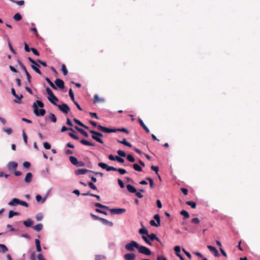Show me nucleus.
<instances>
[{
  "mask_svg": "<svg viewBox=\"0 0 260 260\" xmlns=\"http://www.w3.org/2000/svg\"><path fill=\"white\" fill-rule=\"evenodd\" d=\"M30 260H36V253L35 252H32L30 254Z\"/></svg>",
  "mask_w": 260,
  "mask_h": 260,
  "instance_id": "obj_64",
  "label": "nucleus"
},
{
  "mask_svg": "<svg viewBox=\"0 0 260 260\" xmlns=\"http://www.w3.org/2000/svg\"><path fill=\"white\" fill-rule=\"evenodd\" d=\"M139 232L140 234H142V235H147L148 234V230L146 229H145V228L140 229L139 231Z\"/></svg>",
  "mask_w": 260,
  "mask_h": 260,
  "instance_id": "obj_30",
  "label": "nucleus"
},
{
  "mask_svg": "<svg viewBox=\"0 0 260 260\" xmlns=\"http://www.w3.org/2000/svg\"><path fill=\"white\" fill-rule=\"evenodd\" d=\"M117 153L119 156L121 157H125L126 155L124 151L120 150L117 151Z\"/></svg>",
  "mask_w": 260,
  "mask_h": 260,
  "instance_id": "obj_43",
  "label": "nucleus"
},
{
  "mask_svg": "<svg viewBox=\"0 0 260 260\" xmlns=\"http://www.w3.org/2000/svg\"><path fill=\"white\" fill-rule=\"evenodd\" d=\"M180 214L183 216L184 219H187L189 217V215L188 213L184 210H182L180 212Z\"/></svg>",
  "mask_w": 260,
  "mask_h": 260,
  "instance_id": "obj_27",
  "label": "nucleus"
},
{
  "mask_svg": "<svg viewBox=\"0 0 260 260\" xmlns=\"http://www.w3.org/2000/svg\"><path fill=\"white\" fill-rule=\"evenodd\" d=\"M146 179L149 181L150 188H153L154 187L153 180L150 177H146Z\"/></svg>",
  "mask_w": 260,
  "mask_h": 260,
  "instance_id": "obj_41",
  "label": "nucleus"
},
{
  "mask_svg": "<svg viewBox=\"0 0 260 260\" xmlns=\"http://www.w3.org/2000/svg\"><path fill=\"white\" fill-rule=\"evenodd\" d=\"M143 240L148 244H149V245H152V243L151 242H150L149 241V240L148 239L147 237H146V236L143 235L142 237Z\"/></svg>",
  "mask_w": 260,
  "mask_h": 260,
  "instance_id": "obj_45",
  "label": "nucleus"
},
{
  "mask_svg": "<svg viewBox=\"0 0 260 260\" xmlns=\"http://www.w3.org/2000/svg\"><path fill=\"white\" fill-rule=\"evenodd\" d=\"M69 135L73 139H75V140H79V137L75 135V134H74L73 133H69Z\"/></svg>",
  "mask_w": 260,
  "mask_h": 260,
  "instance_id": "obj_51",
  "label": "nucleus"
},
{
  "mask_svg": "<svg viewBox=\"0 0 260 260\" xmlns=\"http://www.w3.org/2000/svg\"><path fill=\"white\" fill-rule=\"evenodd\" d=\"M46 92L48 94V100L53 105H56L55 102H57L58 99L54 95L52 90L47 87L46 88Z\"/></svg>",
  "mask_w": 260,
  "mask_h": 260,
  "instance_id": "obj_3",
  "label": "nucleus"
},
{
  "mask_svg": "<svg viewBox=\"0 0 260 260\" xmlns=\"http://www.w3.org/2000/svg\"><path fill=\"white\" fill-rule=\"evenodd\" d=\"M32 228L37 232H40L43 229V224L42 223H39L35 226H32Z\"/></svg>",
  "mask_w": 260,
  "mask_h": 260,
  "instance_id": "obj_22",
  "label": "nucleus"
},
{
  "mask_svg": "<svg viewBox=\"0 0 260 260\" xmlns=\"http://www.w3.org/2000/svg\"><path fill=\"white\" fill-rule=\"evenodd\" d=\"M150 224L151 225L154 226L155 227H158L160 225V224H158V222H156V223L154 220H151L150 221Z\"/></svg>",
  "mask_w": 260,
  "mask_h": 260,
  "instance_id": "obj_44",
  "label": "nucleus"
},
{
  "mask_svg": "<svg viewBox=\"0 0 260 260\" xmlns=\"http://www.w3.org/2000/svg\"><path fill=\"white\" fill-rule=\"evenodd\" d=\"M18 63L19 64L21 68L24 71L25 73H26V77H27V80L28 83L29 84H31V77L30 75L27 71L26 68L24 66V64L20 60H18Z\"/></svg>",
  "mask_w": 260,
  "mask_h": 260,
  "instance_id": "obj_7",
  "label": "nucleus"
},
{
  "mask_svg": "<svg viewBox=\"0 0 260 260\" xmlns=\"http://www.w3.org/2000/svg\"><path fill=\"white\" fill-rule=\"evenodd\" d=\"M153 218L156 220V222H158V224H160V219L158 214H155Z\"/></svg>",
  "mask_w": 260,
  "mask_h": 260,
  "instance_id": "obj_42",
  "label": "nucleus"
},
{
  "mask_svg": "<svg viewBox=\"0 0 260 260\" xmlns=\"http://www.w3.org/2000/svg\"><path fill=\"white\" fill-rule=\"evenodd\" d=\"M32 178V174L31 173H27L25 177L24 181L26 183H30Z\"/></svg>",
  "mask_w": 260,
  "mask_h": 260,
  "instance_id": "obj_18",
  "label": "nucleus"
},
{
  "mask_svg": "<svg viewBox=\"0 0 260 260\" xmlns=\"http://www.w3.org/2000/svg\"><path fill=\"white\" fill-rule=\"evenodd\" d=\"M207 248H208V249H209V250L211 252L214 253V255L215 256H219V254L218 253V250H217V249L215 247L211 246V245H208L207 246Z\"/></svg>",
  "mask_w": 260,
  "mask_h": 260,
  "instance_id": "obj_15",
  "label": "nucleus"
},
{
  "mask_svg": "<svg viewBox=\"0 0 260 260\" xmlns=\"http://www.w3.org/2000/svg\"><path fill=\"white\" fill-rule=\"evenodd\" d=\"M20 200L16 198L13 199L9 202L8 205L11 206H15L19 204Z\"/></svg>",
  "mask_w": 260,
  "mask_h": 260,
  "instance_id": "obj_16",
  "label": "nucleus"
},
{
  "mask_svg": "<svg viewBox=\"0 0 260 260\" xmlns=\"http://www.w3.org/2000/svg\"><path fill=\"white\" fill-rule=\"evenodd\" d=\"M33 221L30 219H28L23 222V224L26 227H30Z\"/></svg>",
  "mask_w": 260,
  "mask_h": 260,
  "instance_id": "obj_26",
  "label": "nucleus"
},
{
  "mask_svg": "<svg viewBox=\"0 0 260 260\" xmlns=\"http://www.w3.org/2000/svg\"><path fill=\"white\" fill-rule=\"evenodd\" d=\"M31 51L32 52V53L36 56H39L40 55V53L39 52L37 51V50L36 49H35V48H31Z\"/></svg>",
  "mask_w": 260,
  "mask_h": 260,
  "instance_id": "obj_48",
  "label": "nucleus"
},
{
  "mask_svg": "<svg viewBox=\"0 0 260 260\" xmlns=\"http://www.w3.org/2000/svg\"><path fill=\"white\" fill-rule=\"evenodd\" d=\"M118 171L121 174H122V175L124 174L126 172L125 170H124L123 169H121V168L117 169V171Z\"/></svg>",
  "mask_w": 260,
  "mask_h": 260,
  "instance_id": "obj_58",
  "label": "nucleus"
},
{
  "mask_svg": "<svg viewBox=\"0 0 260 260\" xmlns=\"http://www.w3.org/2000/svg\"><path fill=\"white\" fill-rule=\"evenodd\" d=\"M117 141L119 143H121V144H122L125 146H128V147H130V143H128V142H127L125 140V139H123L122 141H120V140H117Z\"/></svg>",
  "mask_w": 260,
  "mask_h": 260,
  "instance_id": "obj_33",
  "label": "nucleus"
},
{
  "mask_svg": "<svg viewBox=\"0 0 260 260\" xmlns=\"http://www.w3.org/2000/svg\"><path fill=\"white\" fill-rule=\"evenodd\" d=\"M131 192L132 193H136V196L139 198H142L143 197V195L139 192H137V189L134 186H133L132 185H131Z\"/></svg>",
  "mask_w": 260,
  "mask_h": 260,
  "instance_id": "obj_19",
  "label": "nucleus"
},
{
  "mask_svg": "<svg viewBox=\"0 0 260 260\" xmlns=\"http://www.w3.org/2000/svg\"><path fill=\"white\" fill-rule=\"evenodd\" d=\"M147 237H148L149 239L151 241H153L154 240L158 241L161 245H162V243L161 241H160L159 239L156 237V235L155 234L152 233L150 235H147Z\"/></svg>",
  "mask_w": 260,
  "mask_h": 260,
  "instance_id": "obj_14",
  "label": "nucleus"
},
{
  "mask_svg": "<svg viewBox=\"0 0 260 260\" xmlns=\"http://www.w3.org/2000/svg\"><path fill=\"white\" fill-rule=\"evenodd\" d=\"M98 166L102 168V169H106V168L107 167V165L105 163H103V162H99L98 164Z\"/></svg>",
  "mask_w": 260,
  "mask_h": 260,
  "instance_id": "obj_47",
  "label": "nucleus"
},
{
  "mask_svg": "<svg viewBox=\"0 0 260 260\" xmlns=\"http://www.w3.org/2000/svg\"><path fill=\"white\" fill-rule=\"evenodd\" d=\"M74 121L75 122H76L77 124L80 125V126H82L83 125V123H82L79 120L74 118Z\"/></svg>",
  "mask_w": 260,
  "mask_h": 260,
  "instance_id": "obj_62",
  "label": "nucleus"
},
{
  "mask_svg": "<svg viewBox=\"0 0 260 260\" xmlns=\"http://www.w3.org/2000/svg\"><path fill=\"white\" fill-rule=\"evenodd\" d=\"M115 159H116L115 160H117V161L121 162V163H123L124 161V159H123L122 158H121L118 156H116Z\"/></svg>",
  "mask_w": 260,
  "mask_h": 260,
  "instance_id": "obj_52",
  "label": "nucleus"
},
{
  "mask_svg": "<svg viewBox=\"0 0 260 260\" xmlns=\"http://www.w3.org/2000/svg\"><path fill=\"white\" fill-rule=\"evenodd\" d=\"M66 131H70L73 132H75V131L72 128H68V127H66L65 126H63L61 128V132H64Z\"/></svg>",
  "mask_w": 260,
  "mask_h": 260,
  "instance_id": "obj_37",
  "label": "nucleus"
},
{
  "mask_svg": "<svg viewBox=\"0 0 260 260\" xmlns=\"http://www.w3.org/2000/svg\"><path fill=\"white\" fill-rule=\"evenodd\" d=\"M133 247L136 248L139 253L145 254L146 255H150L151 254V251L147 247L143 246H140L136 242L131 241V251L133 250Z\"/></svg>",
  "mask_w": 260,
  "mask_h": 260,
  "instance_id": "obj_2",
  "label": "nucleus"
},
{
  "mask_svg": "<svg viewBox=\"0 0 260 260\" xmlns=\"http://www.w3.org/2000/svg\"><path fill=\"white\" fill-rule=\"evenodd\" d=\"M44 147L46 149H50L51 148V145L48 142L44 143Z\"/></svg>",
  "mask_w": 260,
  "mask_h": 260,
  "instance_id": "obj_60",
  "label": "nucleus"
},
{
  "mask_svg": "<svg viewBox=\"0 0 260 260\" xmlns=\"http://www.w3.org/2000/svg\"><path fill=\"white\" fill-rule=\"evenodd\" d=\"M61 71L63 72V74L64 76L67 75L68 73V71L66 68V65L64 64H62L61 65Z\"/></svg>",
  "mask_w": 260,
  "mask_h": 260,
  "instance_id": "obj_31",
  "label": "nucleus"
},
{
  "mask_svg": "<svg viewBox=\"0 0 260 260\" xmlns=\"http://www.w3.org/2000/svg\"><path fill=\"white\" fill-rule=\"evenodd\" d=\"M151 169L152 170L154 171L157 175H158V172L159 170V168H158V166H152L151 167Z\"/></svg>",
  "mask_w": 260,
  "mask_h": 260,
  "instance_id": "obj_46",
  "label": "nucleus"
},
{
  "mask_svg": "<svg viewBox=\"0 0 260 260\" xmlns=\"http://www.w3.org/2000/svg\"><path fill=\"white\" fill-rule=\"evenodd\" d=\"M22 135H23V139L24 142H25V144H26L27 143V137L26 134L24 132V131H23Z\"/></svg>",
  "mask_w": 260,
  "mask_h": 260,
  "instance_id": "obj_56",
  "label": "nucleus"
},
{
  "mask_svg": "<svg viewBox=\"0 0 260 260\" xmlns=\"http://www.w3.org/2000/svg\"><path fill=\"white\" fill-rule=\"evenodd\" d=\"M174 251H175L176 254L178 256L181 260H185L184 258L180 254V247L179 246H176L174 247Z\"/></svg>",
  "mask_w": 260,
  "mask_h": 260,
  "instance_id": "obj_13",
  "label": "nucleus"
},
{
  "mask_svg": "<svg viewBox=\"0 0 260 260\" xmlns=\"http://www.w3.org/2000/svg\"><path fill=\"white\" fill-rule=\"evenodd\" d=\"M98 128L99 131H101L105 132V133H113V132H117V130H116V129L107 128V127L103 126L101 125H99L98 126Z\"/></svg>",
  "mask_w": 260,
  "mask_h": 260,
  "instance_id": "obj_8",
  "label": "nucleus"
},
{
  "mask_svg": "<svg viewBox=\"0 0 260 260\" xmlns=\"http://www.w3.org/2000/svg\"><path fill=\"white\" fill-rule=\"evenodd\" d=\"M19 215V213H18V212H14L13 211H10L9 213V218H11L14 216Z\"/></svg>",
  "mask_w": 260,
  "mask_h": 260,
  "instance_id": "obj_32",
  "label": "nucleus"
},
{
  "mask_svg": "<svg viewBox=\"0 0 260 260\" xmlns=\"http://www.w3.org/2000/svg\"><path fill=\"white\" fill-rule=\"evenodd\" d=\"M56 106L62 112L65 114L68 113L70 111V107L66 104H62L61 105L56 104Z\"/></svg>",
  "mask_w": 260,
  "mask_h": 260,
  "instance_id": "obj_6",
  "label": "nucleus"
},
{
  "mask_svg": "<svg viewBox=\"0 0 260 260\" xmlns=\"http://www.w3.org/2000/svg\"><path fill=\"white\" fill-rule=\"evenodd\" d=\"M133 168L137 171L140 172L142 171L141 167L137 164H135L133 165Z\"/></svg>",
  "mask_w": 260,
  "mask_h": 260,
  "instance_id": "obj_39",
  "label": "nucleus"
},
{
  "mask_svg": "<svg viewBox=\"0 0 260 260\" xmlns=\"http://www.w3.org/2000/svg\"><path fill=\"white\" fill-rule=\"evenodd\" d=\"M55 83L56 85L60 89H63L64 88V82L60 79H56L55 81Z\"/></svg>",
  "mask_w": 260,
  "mask_h": 260,
  "instance_id": "obj_11",
  "label": "nucleus"
},
{
  "mask_svg": "<svg viewBox=\"0 0 260 260\" xmlns=\"http://www.w3.org/2000/svg\"><path fill=\"white\" fill-rule=\"evenodd\" d=\"M89 132L91 134H93L91 136V137L93 139L95 140V141H96L97 142H98L101 144L103 143V140L99 137H102L103 136V135L102 133L93 131V130H89Z\"/></svg>",
  "mask_w": 260,
  "mask_h": 260,
  "instance_id": "obj_4",
  "label": "nucleus"
},
{
  "mask_svg": "<svg viewBox=\"0 0 260 260\" xmlns=\"http://www.w3.org/2000/svg\"><path fill=\"white\" fill-rule=\"evenodd\" d=\"M104 102V100L102 99H100L97 94H95L94 96L93 103L94 104L103 102Z\"/></svg>",
  "mask_w": 260,
  "mask_h": 260,
  "instance_id": "obj_25",
  "label": "nucleus"
},
{
  "mask_svg": "<svg viewBox=\"0 0 260 260\" xmlns=\"http://www.w3.org/2000/svg\"><path fill=\"white\" fill-rule=\"evenodd\" d=\"M88 185L90 188H91L93 190H98L96 186L91 182H89L88 183Z\"/></svg>",
  "mask_w": 260,
  "mask_h": 260,
  "instance_id": "obj_36",
  "label": "nucleus"
},
{
  "mask_svg": "<svg viewBox=\"0 0 260 260\" xmlns=\"http://www.w3.org/2000/svg\"><path fill=\"white\" fill-rule=\"evenodd\" d=\"M13 18L16 21H20L22 19V16L19 13H17L14 15Z\"/></svg>",
  "mask_w": 260,
  "mask_h": 260,
  "instance_id": "obj_34",
  "label": "nucleus"
},
{
  "mask_svg": "<svg viewBox=\"0 0 260 260\" xmlns=\"http://www.w3.org/2000/svg\"><path fill=\"white\" fill-rule=\"evenodd\" d=\"M28 60L32 63V64L31 65V68L36 72L38 74L41 75L42 73L41 71L39 70L38 67H40L39 64H38L36 61H35L34 59H32L30 57L28 58Z\"/></svg>",
  "mask_w": 260,
  "mask_h": 260,
  "instance_id": "obj_5",
  "label": "nucleus"
},
{
  "mask_svg": "<svg viewBox=\"0 0 260 260\" xmlns=\"http://www.w3.org/2000/svg\"><path fill=\"white\" fill-rule=\"evenodd\" d=\"M186 204L190 206L192 209H195L197 206L196 203L193 201H187L186 202Z\"/></svg>",
  "mask_w": 260,
  "mask_h": 260,
  "instance_id": "obj_29",
  "label": "nucleus"
},
{
  "mask_svg": "<svg viewBox=\"0 0 260 260\" xmlns=\"http://www.w3.org/2000/svg\"><path fill=\"white\" fill-rule=\"evenodd\" d=\"M101 221L105 225H108L109 226H112L113 225V223L105 218H102L101 219Z\"/></svg>",
  "mask_w": 260,
  "mask_h": 260,
  "instance_id": "obj_20",
  "label": "nucleus"
},
{
  "mask_svg": "<svg viewBox=\"0 0 260 260\" xmlns=\"http://www.w3.org/2000/svg\"><path fill=\"white\" fill-rule=\"evenodd\" d=\"M80 142L81 144L85 145H87V146H94L95 145V144L94 143H91V142H90L86 140H84V139L81 140L80 141Z\"/></svg>",
  "mask_w": 260,
  "mask_h": 260,
  "instance_id": "obj_23",
  "label": "nucleus"
},
{
  "mask_svg": "<svg viewBox=\"0 0 260 260\" xmlns=\"http://www.w3.org/2000/svg\"><path fill=\"white\" fill-rule=\"evenodd\" d=\"M0 249L2 250V251L4 253L6 252L8 250V249L7 247V246L5 245L2 244H0Z\"/></svg>",
  "mask_w": 260,
  "mask_h": 260,
  "instance_id": "obj_35",
  "label": "nucleus"
},
{
  "mask_svg": "<svg viewBox=\"0 0 260 260\" xmlns=\"http://www.w3.org/2000/svg\"><path fill=\"white\" fill-rule=\"evenodd\" d=\"M11 93L15 97H16L18 100H21L23 98V95L21 94L20 96H19L18 94H17L15 92V90L14 88L11 89Z\"/></svg>",
  "mask_w": 260,
  "mask_h": 260,
  "instance_id": "obj_28",
  "label": "nucleus"
},
{
  "mask_svg": "<svg viewBox=\"0 0 260 260\" xmlns=\"http://www.w3.org/2000/svg\"><path fill=\"white\" fill-rule=\"evenodd\" d=\"M191 222L195 224H198L200 222V220L198 218H193L192 219Z\"/></svg>",
  "mask_w": 260,
  "mask_h": 260,
  "instance_id": "obj_63",
  "label": "nucleus"
},
{
  "mask_svg": "<svg viewBox=\"0 0 260 260\" xmlns=\"http://www.w3.org/2000/svg\"><path fill=\"white\" fill-rule=\"evenodd\" d=\"M90 216L93 218L94 220H99L101 221V219H102V217H99L97 215H95L92 213H90Z\"/></svg>",
  "mask_w": 260,
  "mask_h": 260,
  "instance_id": "obj_49",
  "label": "nucleus"
},
{
  "mask_svg": "<svg viewBox=\"0 0 260 260\" xmlns=\"http://www.w3.org/2000/svg\"><path fill=\"white\" fill-rule=\"evenodd\" d=\"M18 166V164L15 161H11L8 164V168L9 170H16Z\"/></svg>",
  "mask_w": 260,
  "mask_h": 260,
  "instance_id": "obj_12",
  "label": "nucleus"
},
{
  "mask_svg": "<svg viewBox=\"0 0 260 260\" xmlns=\"http://www.w3.org/2000/svg\"><path fill=\"white\" fill-rule=\"evenodd\" d=\"M23 166L25 168H29L30 166V164L28 161H24L23 164Z\"/></svg>",
  "mask_w": 260,
  "mask_h": 260,
  "instance_id": "obj_59",
  "label": "nucleus"
},
{
  "mask_svg": "<svg viewBox=\"0 0 260 260\" xmlns=\"http://www.w3.org/2000/svg\"><path fill=\"white\" fill-rule=\"evenodd\" d=\"M92 171H90L89 170H87L86 169H79L75 171V175L78 176L81 175H84L86 174L87 172H91Z\"/></svg>",
  "mask_w": 260,
  "mask_h": 260,
  "instance_id": "obj_10",
  "label": "nucleus"
},
{
  "mask_svg": "<svg viewBox=\"0 0 260 260\" xmlns=\"http://www.w3.org/2000/svg\"><path fill=\"white\" fill-rule=\"evenodd\" d=\"M69 93V95H70L71 100H72V101L73 102L75 101V98H74V94L73 91L71 88L70 89Z\"/></svg>",
  "mask_w": 260,
  "mask_h": 260,
  "instance_id": "obj_40",
  "label": "nucleus"
},
{
  "mask_svg": "<svg viewBox=\"0 0 260 260\" xmlns=\"http://www.w3.org/2000/svg\"><path fill=\"white\" fill-rule=\"evenodd\" d=\"M49 117V118L50 119V120L53 122L55 123L56 122V118L54 114H53L52 113H50Z\"/></svg>",
  "mask_w": 260,
  "mask_h": 260,
  "instance_id": "obj_38",
  "label": "nucleus"
},
{
  "mask_svg": "<svg viewBox=\"0 0 260 260\" xmlns=\"http://www.w3.org/2000/svg\"><path fill=\"white\" fill-rule=\"evenodd\" d=\"M69 159L73 165L77 166L78 164V160L76 157L71 156L70 157Z\"/></svg>",
  "mask_w": 260,
  "mask_h": 260,
  "instance_id": "obj_24",
  "label": "nucleus"
},
{
  "mask_svg": "<svg viewBox=\"0 0 260 260\" xmlns=\"http://www.w3.org/2000/svg\"><path fill=\"white\" fill-rule=\"evenodd\" d=\"M118 183L121 188H123L124 187V183L121 179H118Z\"/></svg>",
  "mask_w": 260,
  "mask_h": 260,
  "instance_id": "obj_54",
  "label": "nucleus"
},
{
  "mask_svg": "<svg viewBox=\"0 0 260 260\" xmlns=\"http://www.w3.org/2000/svg\"><path fill=\"white\" fill-rule=\"evenodd\" d=\"M106 170L107 171H117V169L113 167H111V166H109L107 165V168H106Z\"/></svg>",
  "mask_w": 260,
  "mask_h": 260,
  "instance_id": "obj_50",
  "label": "nucleus"
},
{
  "mask_svg": "<svg viewBox=\"0 0 260 260\" xmlns=\"http://www.w3.org/2000/svg\"><path fill=\"white\" fill-rule=\"evenodd\" d=\"M44 106V104L41 101L38 100L36 101V103L33 104L34 113L36 116H43L45 114V110L42 109Z\"/></svg>",
  "mask_w": 260,
  "mask_h": 260,
  "instance_id": "obj_1",
  "label": "nucleus"
},
{
  "mask_svg": "<svg viewBox=\"0 0 260 260\" xmlns=\"http://www.w3.org/2000/svg\"><path fill=\"white\" fill-rule=\"evenodd\" d=\"M139 122L140 124V125L145 130L146 132L147 133H149L150 132V131L149 129V128L147 127V126L144 123L143 121H142V120H141V119H139Z\"/></svg>",
  "mask_w": 260,
  "mask_h": 260,
  "instance_id": "obj_21",
  "label": "nucleus"
},
{
  "mask_svg": "<svg viewBox=\"0 0 260 260\" xmlns=\"http://www.w3.org/2000/svg\"><path fill=\"white\" fill-rule=\"evenodd\" d=\"M182 251L184 252V253L186 254V255L189 258V259H191V255L190 254V253L186 251L185 250V249L183 248L182 249Z\"/></svg>",
  "mask_w": 260,
  "mask_h": 260,
  "instance_id": "obj_55",
  "label": "nucleus"
},
{
  "mask_svg": "<svg viewBox=\"0 0 260 260\" xmlns=\"http://www.w3.org/2000/svg\"><path fill=\"white\" fill-rule=\"evenodd\" d=\"M75 128L81 134L84 136L85 137L87 138L88 137V135L86 132H85L83 129L78 127L77 126H75Z\"/></svg>",
  "mask_w": 260,
  "mask_h": 260,
  "instance_id": "obj_17",
  "label": "nucleus"
},
{
  "mask_svg": "<svg viewBox=\"0 0 260 260\" xmlns=\"http://www.w3.org/2000/svg\"><path fill=\"white\" fill-rule=\"evenodd\" d=\"M19 204L21 205H22L23 206L26 207H27L28 206V204L26 202L22 201H21V200H20Z\"/></svg>",
  "mask_w": 260,
  "mask_h": 260,
  "instance_id": "obj_61",
  "label": "nucleus"
},
{
  "mask_svg": "<svg viewBox=\"0 0 260 260\" xmlns=\"http://www.w3.org/2000/svg\"><path fill=\"white\" fill-rule=\"evenodd\" d=\"M109 211L112 214H120L125 212V209L123 208H114L110 209Z\"/></svg>",
  "mask_w": 260,
  "mask_h": 260,
  "instance_id": "obj_9",
  "label": "nucleus"
},
{
  "mask_svg": "<svg viewBox=\"0 0 260 260\" xmlns=\"http://www.w3.org/2000/svg\"><path fill=\"white\" fill-rule=\"evenodd\" d=\"M106 257L104 256V255H96L95 256V260H101V259H104Z\"/></svg>",
  "mask_w": 260,
  "mask_h": 260,
  "instance_id": "obj_53",
  "label": "nucleus"
},
{
  "mask_svg": "<svg viewBox=\"0 0 260 260\" xmlns=\"http://www.w3.org/2000/svg\"><path fill=\"white\" fill-rule=\"evenodd\" d=\"M24 49L27 52H28L31 50V48L29 47L28 45L26 43H24Z\"/></svg>",
  "mask_w": 260,
  "mask_h": 260,
  "instance_id": "obj_57",
  "label": "nucleus"
}]
</instances>
